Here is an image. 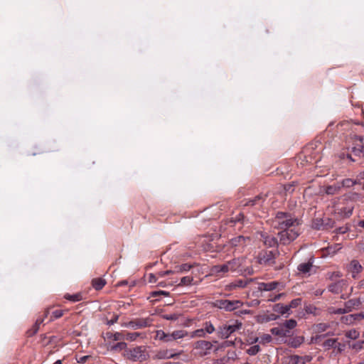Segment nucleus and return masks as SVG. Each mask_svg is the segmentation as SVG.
<instances>
[{"label": "nucleus", "mask_w": 364, "mask_h": 364, "mask_svg": "<svg viewBox=\"0 0 364 364\" xmlns=\"http://www.w3.org/2000/svg\"><path fill=\"white\" fill-rule=\"evenodd\" d=\"M272 225L274 228L286 230L293 228H298L299 221L290 214L284 212H278L272 220Z\"/></svg>", "instance_id": "f257e3e1"}, {"label": "nucleus", "mask_w": 364, "mask_h": 364, "mask_svg": "<svg viewBox=\"0 0 364 364\" xmlns=\"http://www.w3.org/2000/svg\"><path fill=\"white\" fill-rule=\"evenodd\" d=\"M124 356L133 362H143L146 360L148 354L146 347L141 346L126 349Z\"/></svg>", "instance_id": "f03ea898"}, {"label": "nucleus", "mask_w": 364, "mask_h": 364, "mask_svg": "<svg viewBox=\"0 0 364 364\" xmlns=\"http://www.w3.org/2000/svg\"><path fill=\"white\" fill-rule=\"evenodd\" d=\"M242 323L238 320H235L232 323H224L218 327L216 333L218 338L221 339L228 338L232 333L242 328Z\"/></svg>", "instance_id": "7ed1b4c3"}, {"label": "nucleus", "mask_w": 364, "mask_h": 364, "mask_svg": "<svg viewBox=\"0 0 364 364\" xmlns=\"http://www.w3.org/2000/svg\"><path fill=\"white\" fill-rule=\"evenodd\" d=\"M296 324L294 319L287 320L279 326L271 328L270 332L279 337H289L291 336V330L296 326Z\"/></svg>", "instance_id": "20e7f679"}, {"label": "nucleus", "mask_w": 364, "mask_h": 364, "mask_svg": "<svg viewBox=\"0 0 364 364\" xmlns=\"http://www.w3.org/2000/svg\"><path fill=\"white\" fill-rule=\"evenodd\" d=\"M244 303L240 300H228L225 299H216L212 303L215 308L225 311H232L241 308Z\"/></svg>", "instance_id": "39448f33"}, {"label": "nucleus", "mask_w": 364, "mask_h": 364, "mask_svg": "<svg viewBox=\"0 0 364 364\" xmlns=\"http://www.w3.org/2000/svg\"><path fill=\"white\" fill-rule=\"evenodd\" d=\"M299 229L293 228L289 230H281L278 233L279 242L282 245H288L299 236Z\"/></svg>", "instance_id": "423d86ee"}, {"label": "nucleus", "mask_w": 364, "mask_h": 364, "mask_svg": "<svg viewBox=\"0 0 364 364\" xmlns=\"http://www.w3.org/2000/svg\"><path fill=\"white\" fill-rule=\"evenodd\" d=\"M257 262L264 266H272L275 264L276 254L272 251H263L258 254Z\"/></svg>", "instance_id": "0eeeda50"}, {"label": "nucleus", "mask_w": 364, "mask_h": 364, "mask_svg": "<svg viewBox=\"0 0 364 364\" xmlns=\"http://www.w3.org/2000/svg\"><path fill=\"white\" fill-rule=\"evenodd\" d=\"M353 209L354 206L353 205L341 206L338 204H334L333 205L334 213L341 218H349L353 214Z\"/></svg>", "instance_id": "6e6552de"}, {"label": "nucleus", "mask_w": 364, "mask_h": 364, "mask_svg": "<svg viewBox=\"0 0 364 364\" xmlns=\"http://www.w3.org/2000/svg\"><path fill=\"white\" fill-rule=\"evenodd\" d=\"M346 288L347 283L344 279H341L336 282L332 283L328 287V291L336 294L341 293Z\"/></svg>", "instance_id": "1a4fd4ad"}, {"label": "nucleus", "mask_w": 364, "mask_h": 364, "mask_svg": "<svg viewBox=\"0 0 364 364\" xmlns=\"http://www.w3.org/2000/svg\"><path fill=\"white\" fill-rule=\"evenodd\" d=\"M212 347V343L208 341L200 340L195 343V348L198 350L201 355H207Z\"/></svg>", "instance_id": "9d476101"}, {"label": "nucleus", "mask_w": 364, "mask_h": 364, "mask_svg": "<svg viewBox=\"0 0 364 364\" xmlns=\"http://www.w3.org/2000/svg\"><path fill=\"white\" fill-rule=\"evenodd\" d=\"M151 325L149 318H139L129 322L128 326H131L135 329L142 328Z\"/></svg>", "instance_id": "9b49d317"}, {"label": "nucleus", "mask_w": 364, "mask_h": 364, "mask_svg": "<svg viewBox=\"0 0 364 364\" xmlns=\"http://www.w3.org/2000/svg\"><path fill=\"white\" fill-rule=\"evenodd\" d=\"M261 240L264 245L269 247H275L278 245L277 239L272 235H269L267 233H261Z\"/></svg>", "instance_id": "f8f14e48"}, {"label": "nucleus", "mask_w": 364, "mask_h": 364, "mask_svg": "<svg viewBox=\"0 0 364 364\" xmlns=\"http://www.w3.org/2000/svg\"><path fill=\"white\" fill-rule=\"evenodd\" d=\"M362 302L360 298L351 299L345 302V307L348 313L354 309H358L361 305Z\"/></svg>", "instance_id": "ddd939ff"}, {"label": "nucleus", "mask_w": 364, "mask_h": 364, "mask_svg": "<svg viewBox=\"0 0 364 364\" xmlns=\"http://www.w3.org/2000/svg\"><path fill=\"white\" fill-rule=\"evenodd\" d=\"M313 267L312 259H310L307 262L301 263L298 265L297 269L301 274L309 273Z\"/></svg>", "instance_id": "4468645a"}, {"label": "nucleus", "mask_w": 364, "mask_h": 364, "mask_svg": "<svg viewBox=\"0 0 364 364\" xmlns=\"http://www.w3.org/2000/svg\"><path fill=\"white\" fill-rule=\"evenodd\" d=\"M265 200V196L258 195L252 199H248L244 204L245 206H254L256 205H261Z\"/></svg>", "instance_id": "2eb2a0df"}, {"label": "nucleus", "mask_w": 364, "mask_h": 364, "mask_svg": "<svg viewBox=\"0 0 364 364\" xmlns=\"http://www.w3.org/2000/svg\"><path fill=\"white\" fill-rule=\"evenodd\" d=\"M251 281H252V279H250V280H247V279H245V280H243V279H237L235 282H233L231 284H230L229 289H236V288H244Z\"/></svg>", "instance_id": "dca6fc26"}, {"label": "nucleus", "mask_w": 364, "mask_h": 364, "mask_svg": "<svg viewBox=\"0 0 364 364\" xmlns=\"http://www.w3.org/2000/svg\"><path fill=\"white\" fill-rule=\"evenodd\" d=\"M178 354L176 353H172L168 350H161L156 353V358L158 359H168L174 358L175 356L178 355Z\"/></svg>", "instance_id": "f3484780"}, {"label": "nucleus", "mask_w": 364, "mask_h": 364, "mask_svg": "<svg viewBox=\"0 0 364 364\" xmlns=\"http://www.w3.org/2000/svg\"><path fill=\"white\" fill-rule=\"evenodd\" d=\"M43 322V318H37L33 326L26 332L28 336L31 337L34 336L38 331L40 325Z\"/></svg>", "instance_id": "a211bd4d"}, {"label": "nucleus", "mask_w": 364, "mask_h": 364, "mask_svg": "<svg viewBox=\"0 0 364 364\" xmlns=\"http://www.w3.org/2000/svg\"><path fill=\"white\" fill-rule=\"evenodd\" d=\"M343 201H352L356 202L360 200L361 196L360 193L356 192H349L343 195Z\"/></svg>", "instance_id": "6ab92c4d"}, {"label": "nucleus", "mask_w": 364, "mask_h": 364, "mask_svg": "<svg viewBox=\"0 0 364 364\" xmlns=\"http://www.w3.org/2000/svg\"><path fill=\"white\" fill-rule=\"evenodd\" d=\"M349 269L353 273V277H355V274H358L362 270V266L357 260H353L350 262Z\"/></svg>", "instance_id": "aec40b11"}, {"label": "nucleus", "mask_w": 364, "mask_h": 364, "mask_svg": "<svg viewBox=\"0 0 364 364\" xmlns=\"http://www.w3.org/2000/svg\"><path fill=\"white\" fill-rule=\"evenodd\" d=\"M247 240L250 241V238L240 235L238 237L232 238L230 240V244L232 246L245 245Z\"/></svg>", "instance_id": "412c9836"}, {"label": "nucleus", "mask_w": 364, "mask_h": 364, "mask_svg": "<svg viewBox=\"0 0 364 364\" xmlns=\"http://www.w3.org/2000/svg\"><path fill=\"white\" fill-rule=\"evenodd\" d=\"M341 188L340 186V183H336L333 185L328 186L326 188L325 192L328 195H334L338 193L341 191Z\"/></svg>", "instance_id": "4be33fe9"}, {"label": "nucleus", "mask_w": 364, "mask_h": 364, "mask_svg": "<svg viewBox=\"0 0 364 364\" xmlns=\"http://www.w3.org/2000/svg\"><path fill=\"white\" fill-rule=\"evenodd\" d=\"M278 285L279 282H272L268 283L262 282L259 284V288L264 291H272L275 289Z\"/></svg>", "instance_id": "5701e85b"}, {"label": "nucleus", "mask_w": 364, "mask_h": 364, "mask_svg": "<svg viewBox=\"0 0 364 364\" xmlns=\"http://www.w3.org/2000/svg\"><path fill=\"white\" fill-rule=\"evenodd\" d=\"M304 338L303 336H296V337H294L292 339H291L289 341L288 345L290 347L296 348L299 347L304 343Z\"/></svg>", "instance_id": "b1692460"}, {"label": "nucleus", "mask_w": 364, "mask_h": 364, "mask_svg": "<svg viewBox=\"0 0 364 364\" xmlns=\"http://www.w3.org/2000/svg\"><path fill=\"white\" fill-rule=\"evenodd\" d=\"M105 284L106 281L102 278H95L92 280V285L96 290L102 289Z\"/></svg>", "instance_id": "393cba45"}, {"label": "nucleus", "mask_w": 364, "mask_h": 364, "mask_svg": "<svg viewBox=\"0 0 364 364\" xmlns=\"http://www.w3.org/2000/svg\"><path fill=\"white\" fill-rule=\"evenodd\" d=\"M273 310L278 314L284 315L287 314L289 311L288 305H283L282 304H277L274 306Z\"/></svg>", "instance_id": "a878e982"}, {"label": "nucleus", "mask_w": 364, "mask_h": 364, "mask_svg": "<svg viewBox=\"0 0 364 364\" xmlns=\"http://www.w3.org/2000/svg\"><path fill=\"white\" fill-rule=\"evenodd\" d=\"M283 364H299V358L297 355H291L284 358Z\"/></svg>", "instance_id": "bb28decb"}, {"label": "nucleus", "mask_w": 364, "mask_h": 364, "mask_svg": "<svg viewBox=\"0 0 364 364\" xmlns=\"http://www.w3.org/2000/svg\"><path fill=\"white\" fill-rule=\"evenodd\" d=\"M340 183L341 188H351L354 185L358 183L356 180H353L351 178H345L342 180Z\"/></svg>", "instance_id": "cd10ccee"}, {"label": "nucleus", "mask_w": 364, "mask_h": 364, "mask_svg": "<svg viewBox=\"0 0 364 364\" xmlns=\"http://www.w3.org/2000/svg\"><path fill=\"white\" fill-rule=\"evenodd\" d=\"M64 298L73 302H76L81 301L82 299V296L80 293H77L75 294H65Z\"/></svg>", "instance_id": "c85d7f7f"}, {"label": "nucleus", "mask_w": 364, "mask_h": 364, "mask_svg": "<svg viewBox=\"0 0 364 364\" xmlns=\"http://www.w3.org/2000/svg\"><path fill=\"white\" fill-rule=\"evenodd\" d=\"M172 333V337L173 338L174 341L180 338H183L188 336V332L184 330H178L174 331Z\"/></svg>", "instance_id": "c756f323"}, {"label": "nucleus", "mask_w": 364, "mask_h": 364, "mask_svg": "<svg viewBox=\"0 0 364 364\" xmlns=\"http://www.w3.org/2000/svg\"><path fill=\"white\" fill-rule=\"evenodd\" d=\"M228 264L229 269L230 271L234 272L236 271L240 265V261L238 259H233L227 262Z\"/></svg>", "instance_id": "7c9ffc66"}, {"label": "nucleus", "mask_w": 364, "mask_h": 364, "mask_svg": "<svg viewBox=\"0 0 364 364\" xmlns=\"http://www.w3.org/2000/svg\"><path fill=\"white\" fill-rule=\"evenodd\" d=\"M341 245L340 244H335L331 246H328L326 248V251L327 252V255H333L335 253H336L340 249H341Z\"/></svg>", "instance_id": "2f4dec72"}, {"label": "nucleus", "mask_w": 364, "mask_h": 364, "mask_svg": "<svg viewBox=\"0 0 364 364\" xmlns=\"http://www.w3.org/2000/svg\"><path fill=\"white\" fill-rule=\"evenodd\" d=\"M127 343L124 342H119L117 343L110 347L111 350L112 351H120L122 350H126L127 348Z\"/></svg>", "instance_id": "473e14b6"}, {"label": "nucleus", "mask_w": 364, "mask_h": 364, "mask_svg": "<svg viewBox=\"0 0 364 364\" xmlns=\"http://www.w3.org/2000/svg\"><path fill=\"white\" fill-rule=\"evenodd\" d=\"M203 328L205 332V333H208V334H211L213 333L214 331H215V328L214 327V326L213 325V323L210 321H206L203 323Z\"/></svg>", "instance_id": "72a5a7b5"}, {"label": "nucleus", "mask_w": 364, "mask_h": 364, "mask_svg": "<svg viewBox=\"0 0 364 364\" xmlns=\"http://www.w3.org/2000/svg\"><path fill=\"white\" fill-rule=\"evenodd\" d=\"M107 338L113 341H120L124 339V334L122 333L116 332L114 333H107Z\"/></svg>", "instance_id": "f704fd0d"}, {"label": "nucleus", "mask_w": 364, "mask_h": 364, "mask_svg": "<svg viewBox=\"0 0 364 364\" xmlns=\"http://www.w3.org/2000/svg\"><path fill=\"white\" fill-rule=\"evenodd\" d=\"M192 267H193V265H191L190 264L184 263L179 266L176 267V272H188L191 269Z\"/></svg>", "instance_id": "c9c22d12"}, {"label": "nucleus", "mask_w": 364, "mask_h": 364, "mask_svg": "<svg viewBox=\"0 0 364 364\" xmlns=\"http://www.w3.org/2000/svg\"><path fill=\"white\" fill-rule=\"evenodd\" d=\"M214 271L215 272H223V273H225V272H228L229 271H230V269H229V267H228V264L227 263L225 264H223L222 265H216L214 267Z\"/></svg>", "instance_id": "e433bc0d"}, {"label": "nucleus", "mask_w": 364, "mask_h": 364, "mask_svg": "<svg viewBox=\"0 0 364 364\" xmlns=\"http://www.w3.org/2000/svg\"><path fill=\"white\" fill-rule=\"evenodd\" d=\"M193 280V277L191 276L183 277L181 279L178 286H188L191 285Z\"/></svg>", "instance_id": "4c0bfd02"}, {"label": "nucleus", "mask_w": 364, "mask_h": 364, "mask_svg": "<svg viewBox=\"0 0 364 364\" xmlns=\"http://www.w3.org/2000/svg\"><path fill=\"white\" fill-rule=\"evenodd\" d=\"M359 332L355 329H351L346 333V336L348 338L355 340L359 337Z\"/></svg>", "instance_id": "58836bf2"}, {"label": "nucleus", "mask_w": 364, "mask_h": 364, "mask_svg": "<svg viewBox=\"0 0 364 364\" xmlns=\"http://www.w3.org/2000/svg\"><path fill=\"white\" fill-rule=\"evenodd\" d=\"M272 338L269 334L264 333L259 336V343L267 344L272 341Z\"/></svg>", "instance_id": "ea45409f"}, {"label": "nucleus", "mask_w": 364, "mask_h": 364, "mask_svg": "<svg viewBox=\"0 0 364 364\" xmlns=\"http://www.w3.org/2000/svg\"><path fill=\"white\" fill-rule=\"evenodd\" d=\"M139 336H140V333L138 332L126 333L124 334V339L133 341H135Z\"/></svg>", "instance_id": "a19ab883"}, {"label": "nucleus", "mask_w": 364, "mask_h": 364, "mask_svg": "<svg viewBox=\"0 0 364 364\" xmlns=\"http://www.w3.org/2000/svg\"><path fill=\"white\" fill-rule=\"evenodd\" d=\"M260 350V347L259 345H255V346H252L251 347H250L247 350V353L250 355H255L256 354H257Z\"/></svg>", "instance_id": "79ce46f5"}, {"label": "nucleus", "mask_w": 364, "mask_h": 364, "mask_svg": "<svg viewBox=\"0 0 364 364\" xmlns=\"http://www.w3.org/2000/svg\"><path fill=\"white\" fill-rule=\"evenodd\" d=\"M205 335H206V333H205L203 328H202L197 329V330L193 331L192 334H191V337L204 338V337H205Z\"/></svg>", "instance_id": "37998d69"}, {"label": "nucleus", "mask_w": 364, "mask_h": 364, "mask_svg": "<svg viewBox=\"0 0 364 364\" xmlns=\"http://www.w3.org/2000/svg\"><path fill=\"white\" fill-rule=\"evenodd\" d=\"M329 312L331 314H344L348 313L345 306H344V308H338V309L330 308Z\"/></svg>", "instance_id": "c03bdc74"}, {"label": "nucleus", "mask_w": 364, "mask_h": 364, "mask_svg": "<svg viewBox=\"0 0 364 364\" xmlns=\"http://www.w3.org/2000/svg\"><path fill=\"white\" fill-rule=\"evenodd\" d=\"M63 311L57 309L52 312V315L50 316V321H53L54 319H57L63 316Z\"/></svg>", "instance_id": "a18cd8bd"}, {"label": "nucleus", "mask_w": 364, "mask_h": 364, "mask_svg": "<svg viewBox=\"0 0 364 364\" xmlns=\"http://www.w3.org/2000/svg\"><path fill=\"white\" fill-rule=\"evenodd\" d=\"M169 294H170V293L168 291H162V290L154 291H151L150 293V296L151 297H157V296H161V295H163V296H168Z\"/></svg>", "instance_id": "49530a36"}, {"label": "nucleus", "mask_w": 364, "mask_h": 364, "mask_svg": "<svg viewBox=\"0 0 364 364\" xmlns=\"http://www.w3.org/2000/svg\"><path fill=\"white\" fill-rule=\"evenodd\" d=\"M336 343H337L336 339L329 338V339H327L326 341H324L323 346L326 347L328 348H334V346L336 344Z\"/></svg>", "instance_id": "de8ad7c7"}, {"label": "nucleus", "mask_w": 364, "mask_h": 364, "mask_svg": "<svg viewBox=\"0 0 364 364\" xmlns=\"http://www.w3.org/2000/svg\"><path fill=\"white\" fill-rule=\"evenodd\" d=\"M341 321H342V322H343L346 324H350V325L353 324L355 323L353 314L343 316L341 318Z\"/></svg>", "instance_id": "09e8293b"}, {"label": "nucleus", "mask_w": 364, "mask_h": 364, "mask_svg": "<svg viewBox=\"0 0 364 364\" xmlns=\"http://www.w3.org/2000/svg\"><path fill=\"white\" fill-rule=\"evenodd\" d=\"M243 219H244V215L242 213H240L235 218H230L228 223H231V225H233L237 222L242 221Z\"/></svg>", "instance_id": "8fccbe9b"}, {"label": "nucleus", "mask_w": 364, "mask_h": 364, "mask_svg": "<svg viewBox=\"0 0 364 364\" xmlns=\"http://www.w3.org/2000/svg\"><path fill=\"white\" fill-rule=\"evenodd\" d=\"M163 318L168 320V321H176L179 315L177 314H164L162 316Z\"/></svg>", "instance_id": "3c124183"}, {"label": "nucleus", "mask_w": 364, "mask_h": 364, "mask_svg": "<svg viewBox=\"0 0 364 364\" xmlns=\"http://www.w3.org/2000/svg\"><path fill=\"white\" fill-rule=\"evenodd\" d=\"M166 333H165L162 330H158L156 331V339H158L161 341H164L166 338Z\"/></svg>", "instance_id": "603ef678"}, {"label": "nucleus", "mask_w": 364, "mask_h": 364, "mask_svg": "<svg viewBox=\"0 0 364 364\" xmlns=\"http://www.w3.org/2000/svg\"><path fill=\"white\" fill-rule=\"evenodd\" d=\"M351 348L353 349H355L357 351L364 348V341H359L353 343L351 346Z\"/></svg>", "instance_id": "864d4df0"}, {"label": "nucleus", "mask_w": 364, "mask_h": 364, "mask_svg": "<svg viewBox=\"0 0 364 364\" xmlns=\"http://www.w3.org/2000/svg\"><path fill=\"white\" fill-rule=\"evenodd\" d=\"M301 299L297 298V299H293L290 302V304L288 305V307H289V309L290 310L291 308L297 307L299 305L301 304Z\"/></svg>", "instance_id": "5fc2aeb1"}, {"label": "nucleus", "mask_w": 364, "mask_h": 364, "mask_svg": "<svg viewBox=\"0 0 364 364\" xmlns=\"http://www.w3.org/2000/svg\"><path fill=\"white\" fill-rule=\"evenodd\" d=\"M299 363L301 364H306L307 363H309L312 360V357L310 355H304V356H299Z\"/></svg>", "instance_id": "6e6d98bb"}, {"label": "nucleus", "mask_w": 364, "mask_h": 364, "mask_svg": "<svg viewBox=\"0 0 364 364\" xmlns=\"http://www.w3.org/2000/svg\"><path fill=\"white\" fill-rule=\"evenodd\" d=\"M305 311L308 314H316L317 308L313 305H309L305 307Z\"/></svg>", "instance_id": "4d7b16f0"}, {"label": "nucleus", "mask_w": 364, "mask_h": 364, "mask_svg": "<svg viewBox=\"0 0 364 364\" xmlns=\"http://www.w3.org/2000/svg\"><path fill=\"white\" fill-rule=\"evenodd\" d=\"M353 318H354V322L355 321H361L364 318V312L354 314H353Z\"/></svg>", "instance_id": "13d9d810"}, {"label": "nucleus", "mask_w": 364, "mask_h": 364, "mask_svg": "<svg viewBox=\"0 0 364 364\" xmlns=\"http://www.w3.org/2000/svg\"><path fill=\"white\" fill-rule=\"evenodd\" d=\"M348 227L344 226L336 229V232L339 234H343L348 230Z\"/></svg>", "instance_id": "bf43d9fd"}, {"label": "nucleus", "mask_w": 364, "mask_h": 364, "mask_svg": "<svg viewBox=\"0 0 364 364\" xmlns=\"http://www.w3.org/2000/svg\"><path fill=\"white\" fill-rule=\"evenodd\" d=\"M174 339L172 337V333H166V338H165V340H164V343H168V342H171V341H173Z\"/></svg>", "instance_id": "052dcab7"}, {"label": "nucleus", "mask_w": 364, "mask_h": 364, "mask_svg": "<svg viewBox=\"0 0 364 364\" xmlns=\"http://www.w3.org/2000/svg\"><path fill=\"white\" fill-rule=\"evenodd\" d=\"M90 358L89 355H84L77 359V363H85L87 359Z\"/></svg>", "instance_id": "680f3d73"}, {"label": "nucleus", "mask_w": 364, "mask_h": 364, "mask_svg": "<svg viewBox=\"0 0 364 364\" xmlns=\"http://www.w3.org/2000/svg\"><path fill=\"white\" fill-rule=\"evenodd\" d=\"M118 318H119V316L114 315L113 318H112L111 320L107 321V324L109 326L114 324V323L117 322Z\"/></svg>", "instance_id": "e2e57ef3"}, {"label": "nucleus", "mask_w": 364, "mask_h": 364, "mask_svg": "<svg viewBox=\"0 0 364 364\" xmlns=\"http://www.w3.org/2000/svg\"><path fill=\"white\" fill-rule=\"evenodd\" d=\"M334 348H337L339 352H341L343 350L344 345L337 342Z\"/></svg>", "instance_id": "0e129e2a"}, {"label": "nucleus", "mask_w": 364, "mask_h": 364, "mask_svg": "<svg viewBox=\"0 0 364 364\" xmlns=\"http://www.w3.org/2000/svg\"><path fill=\"white\" fill-rule=\"evenodd\" d=\"M156 278L155 275L153 274H149V282L150 283H154V282H156Z\"/></svg>", "instance_id": "69168bd1"}, {"label": "nucleus", "mask_w": 364, "mask_h": 364, "mask_svg": "<svg viewBox=\"0 0 364 364\" xmlns=\"http://www.w3.org/2000/svg\"><path fill=\"white\" fill-rule=\"evenodd\" d=\"M250 310H247V309H245V310H241V311H237V312L236 313V314H237V316H241L242 314H250Z\"/></svg>", "instance_id": "338daca9"}, {"label": "nucleus", "mask_w": 364, "mask_h": 364, "mask_svg": "<svg viewBox=\"0 0 364 364\" xmlns=\"http://www.w3.org/2000/svg\"><path fill=\"white\" fill-rule=\"evenodd\" d=\"M173 272L171 270H166V271H164V272H161L159 273V275L160 277H164L166 275H168V274H170L171 273H172Z\"/></svg>", "instance_id": "774afa93"}]
</instances>
